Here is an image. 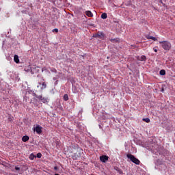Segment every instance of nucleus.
Segmentation results:
<instances>
[{"instance_id": "nucleus-25", "label": "nucleus", "mask_w": 175, "mask_h": 175, "mask_svg": "<svg viewBox=\"0 0 175 175\" xmlns=\"http://www.w3.org/2000/svg\"><path fill=\"white\" fill-rule=\"evenodd\" d=\"M152 36H146V39H151Z\"/></svg>"}, {"instance_id": "nucleus-17", "label": "nucleus", "mask_w": 175, "mask_h": 175, "mask_svg": "<svg viewBox=\"0 0 175 175\" xmlns=\"http://www.w3.org/2000/svg\"><path fill=\"white\" fill-rule=\"evenodd\" d=\"M146 55L141 56L140 61H146Z\"/></svg>"}, {"instance_id": "nucleus-18", "label": "nucleus", "mask_w": 175, "mask_h": 175, "mask_svg": "<svg viewBox=\"0 0 175 175\" xmlns=\"http://www.w3.org/2000/svg\"><path fill=\"white\" fill-rule=\"evenodd\" d=\"M36 68H38L39 67L31 68V74L32 75H33V73H35V71H33V70H36Z\"/></svg>"}, {"instance_id": "nucleus-11", "label": "nucleus", "mask_w": 175, "mask_h": 175, "mask_svg": "<svg viewBox=\"0 0 175 175\" xmlns=\"http://www.w3.org/2000/svg\"><path fill=\"white\" fill-rule=\"evenodd\" d=\"M101 18H103V20H106V18H107V13H103L101 14Z\"/></svg>"}, {"instance_id": "nucleus-32", "label": "nucleus", "mask_w": 175, "mask_h": 175, "mask_svg": "<svg viewBox=\"0 0 175 175\" xmlns=\"http://www.w3.org/2000/svg\"><path fill=\"white\" fill-rule=\"evenodd\" d=\"M36 72H39V70H36Z\"/></svg>"}, {"instance_id": "nucleus-7", "label": "nucleus", "mask_w": 175, "mask_h": 175, "mask_svg": "<svg viewBox=\"0 0 175 175\" xmlns=\"http://www.w3.org/2000/svg\"><path fill=\"white\" fill-rule=\"evenodd\" d=\"M14 62H16V64H18V62H20V59H18V55H14Z\"/></svg>"}, {"instance_id": "nucleus-15", "label": "nucleus", "mask_w": 175, "mask_h": 175, "mask_svg": "<svg viewBox=\"0 0 175 175\" xmlns=\"http://www.w3.org/2000/svg\"><path fill=\"white\" fill-rule=\"evenodd\" d=\"M142 121H144L145 122L148 123V122H150V118H143Z\"/></svg>"}, {"instance_id": "nucleus-27", "label": "nucleus", "mask_w": 175, "mask_h": 175, "mask_svg": "<svg viewBox=\"0 0 175 175\" xmlns=\"http://www.w3.org/2000/svg\"><path fill=\"white\" fill-rule=\"evenodd\" d=\"M54 170H58V167L55 166V167H54Z\"/></svg>"}, {"instance_id": "nucleus-22", "label": "nucleus", "mask_w": 175, "mask_h": 175, "mask_svg": "<svg viewBox=\"0 0 175 175\" xmlns=\"http://www.w3.org/2000/svg\"><path fill=\"white\" fill-rule=\"evenodd\" d=\"M15 170H17V171L20 170V167L16 166L15 167Z\"/></svg>"}, {"instance_id": "nucleus-14", "label": "nucleus", "mask_w": 175, "mask_h": 175, "mask_svg": "<svg viewBox=\"0 0 175 175\" xmlns=\"http://www.w3.org/2000/svg\"><path fill=\"white\" fill-rule=\"evenodd\" d=\"M47 85L46 84V83L43 82L42 83V87H41V90H44V88H46Z\"/></svg>"}, {"instance_id": "nucleus-30", "label": "nucleus", "mask_w": 175, "mask_h": 175, "mask_svg": "<svg viewBox=\"0 0 175 175\" xmlns=\"http://www.w3.org/2000/svg\"><path fill=\"white\" fill-rule=\"evenodd\" d=\"M38 84L40 85L42 84V83L39 82Z\"/></svg>"}, {"instance_id": "nucleus-16", "label": "nucleus", "mask_w": 175, "mask_h": 175, "mask_svg": "<svg viewBox=\"0 0 175 175\" xmlns=\"http://www.w3.org/2000/svg\"><path fill=\"white\" fill-rule=\"evenodd\" d=\"M64 100H69V96H68V94H64Z\"/></svg>"}, {"instance_id": "nucleus-4", "label": "nucleus", "mask_w": 175, "mask_h": 175, "mask_svg": "<svg viewBox=\"0 0 175 175\" xmlns=\"http://www.w3.org/2000/svg\"><path fill=\"white\" fill-rule=\"evenodd\" d=\"M100 161L101 162H103L104 163H106V162H107V161H109V157L106 155H103V156L100 157Z\"/></svg>"}, {"instance_id": "nucleus-9", "label": "nucleus", "mask_w": 175, "mask_h": 175, "mask_svg": "<svg viewBox=\"0 0 175 175\" xmlns=\"http://www.w3.org/2000/svg\"><path fill=\"white\" fill-rule=\"evenodd\" d=\"M115 170L119 173V174H122V170L120 169L118 167H114Z\"/></svg>"}, {"instance_id": "nucleus-10", "label": "nucleus", "mask_w": 175, "mask_h": 175, "mask_svg": "<svg viewBox=\"0 0 175 175\" xmlns=\"http://www.w3.org/2000/svg\"><path fill=\"white\" fill-rule=\"evenodd\" d=\"M98 36L99 39H102L103 38H105V34H103L102 32H98Z\"/></svg>"}, {"instance_id": "nucleus-21", "label": "nucleus", "mask_w": 175, "mask_h": 175, "mask_svg": "<svg viewBox=\"0 0 175 175\" xmlns=\"http://www.w3.org/2000/svg\"><path fill=\"white\" fill-rule=\"evenodd\" d=\"M37 158H42V153H38Z\"/></svg>"}, {"instance_id": "nucleus-5", "label": "nucleus", "mask_w": 175, "mask_h": 175, "mask_svg": "<svg viewBox=\"0 0 175 175\" xmlns=\"http://www.w3.org/2000/svg\"><path fill=\"white\" fill-rule=\"evenodd\" d=\"M34 131L36 132V133L40 135V133H42V127L40 126H36Z\"/></svg>"}, {"instance_id": "nucleus-6", "label": "nucleus", "mask_w": 175, "mask_h": 175, "mask_svg": "<svg viewBox=\"0 0 175 175\" xmlns=\"http://www.w3.org/2000/svg\"><path fill=\"white\" fill-rule=\"evenodd\" d=\"M29 140V137L28 135H25L22 137V141L24 142V143L28 142Z\"/></svg>"}, {"instance_id": "nucleus-24", "label": "nucleus", "mask_w": 175, "mask_h": 175, "mask_svg": "<svg viewBox=\"0 0 175 175\" xmlns=\"http://www.w3.org/2000/svg\"><path fill=\"white\" fill-rule=\"evenodd\" d=\"M93 38H98V33L96 34H94L93 36Z\"/></svg>"}, {"instance_id": "nucleus-31", "label": "nucleus", "mask_w": 175, "mask_h": 175, "mask_svg": "<svg viewBox=\"0 0 175 175\" xmlns=\"http://www.w3.org/2000/svg\"><path fill=\"white\" fill-rule=\"evenodd\" d=\"M160 3H162V0L160 1Z\"/></svg>"}, {"instance_id": "nucleus-13", "label": "nucleus", "mask_w": 175, "mask_h": 175, "mask_svg": "<svg viewBox=\"0 0 175 175\" xmlns=\"http://www.w3.org/2000/svg\"><path fill=\"white\" fill-rule=\"evenodd\" d=\"M35 158H36V156H35V154H30L29 159H31V161H33V159H35Z\"/></svg>"}, {"instance_id": "nucleus-19", "label": "nucleus", "mask_w": 175, "mask_h": 175, "mask_svg": "<svg viewBox=\"0 0 175 175\" xmlns=\"http://www.w3.org/2000/svg\"><path fill=\"white\" fill-rule=\"evenodd\" d=\"M150 39H151L152 40H154V42H157V40H158V39H157V38L153 37V36H152V38H150Z\"/></svg>"}, {"instance_id": "nucleus-28", "label": "nucleus", "mask_w": 175, "mask_h": 175, "mask_svg": "<svg viewBox=\"0 0 175 175\" xmlns=\"http://www.w3.org/2000/svg\"><path fill=\"white\" fill-rule=\"evenodd\" d=\"M44 70H46V68H43L42 72H43Z\"/></svg>"}, {"instance_id": "nucleus-8", "label": "nucleus", "mask_w": 175, "mask_h": 175, "mask_svg": "<svg viewBox=\"0 0 175 175\" xmlns=\"http://www.w3.org/2000/svg\"><path fill=\"white\" fill-rule=\"evenodd\" d=\"M85 14H86V16H88V17H93L94 16V14H92V12H91V11H86Z\"/></svg>"}, {"instance_id": "nucleus-26", "label": "nucleus", "mask_w": 175, "mask_h": 175, "mask_svg": "<svg viewBox=\"0 0 175 175\" xmlns=\"http://www.w3.org/2000/svg\"><path fill=\"white\" fill-rule=\"evenodd\" d=\"M153 50L155 53H158V49H155V48H154Z\"/></svg>"}, {"instance_id": "nucleus-3", "label": "nucleus", "mask_w": 175, "mask_h": 175, "mask_svg": "<svg viewBox=\"0 0 175 175\" xmlns=\"http://www.w3.org/2000/svg\"><path fill=\"white\" fill-rule=\"evenodd\" d=\"M126 157L133 162V163H135V165H140V161L136 158L134 155L131 154H127Z\"/></svg>"}, {"instance_id": "nucleus-29", "label": "nucleus", "mask_w": 175, "mask_h": 175, "mask_svg": "<svg viewBox=\"0 0 175 175\" xmlns=\"http://www.w3.org/2000/svg\"><path fill=\"white\" fill-rule=\"evenodd\" d=\"M113 40H114V39H111V42H113Z\"/></svg>"}, {"instance_id": "nucleus-2", "label": "nucleus", "mask_w": 175, "mask_h": 175, "mask_svg": "<svg viewBox=\"0 0 175 175\" xmlns=\"http://www.w3.org/2000/svg\"><path fill=\"white\" fill-rule=\"evenodd\" d=\"M159 43L161 44V47L166 51H169L172 49V44L168 41H159Z\"/></svg>"}, {"instance_id": "nucleus-23", "label": "nucleus", "mask_w": 175, "mask_h": 175, "mask_svg": "<svg viewBox=\"0 0 175 175\" xmlns=\"http://www.w3.org/2000/svg\"><path fill=\"white\" fill-rule=\"evenodd\" d=\"M53 32H58V29H54L53 30Z\"/></svg>"}, {"instance_id": "nucleus-1", "label": "nucleus", "mask_w": 175, "mask_h": 175, "mask_svg": "<svg viewBox=\"0 0 175 175\" xmlns=\"http://www.w3.org/2000/svg\"><path fill=\"white\" fill-rule=\"evenodd\" d=\"M28 92L29 94H31V92L33 94V96H35L36 98H37V99L40 100V102H42V103H49L47 98L43 97V96L42 94L40 96H38V94H36V93H35V92L32 91V90H29Z\"/></svg>"}, {"instance_id": "nucleus-12", "label": "nucleus", "mask_w": 175, "mask_h": 175, "mask_svg": "<svg viewBox=\"0 0 175 175\" xmlns=\"http://www.w3.org/2000/svg\"><path fill=\"white\" fill-rule=\"evenodd\" d=\"M159 73L161 76H165L166 75V71L165 70H161Z\"/></svg>"}, {"instance_id": "nucleus-20", "label": "nucleus", "mask_w": 175, "mask_h": 175, "mask_svg": "<svg viewBox=\"0 0 175 175\" xmlns=\"http://www.w3.org/2000/svg\"><path fill=\"white\" fill-rule=\"evenodd\" d=\"M51 72H53L54 73H57V70L55 68H51Z\"/></svg>"}]
</instances>
